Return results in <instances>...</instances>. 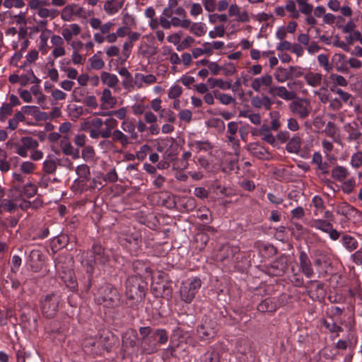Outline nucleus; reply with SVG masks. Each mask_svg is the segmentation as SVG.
I'll use <instances>...</instances> for the list:
<instances>
[{
    "label": "nucleus",
    "mask_w": 362,
    "mask_h": 362,
    "mask_svg": "<svg viewBox=\"0 0 362 362\" xmlns=\"http://www.w3.org/2000/svg\"><path fill=\"white\" fill-rule=\"evenodd\" d=\"M304 78L309 86L317 87L321 85L322 76L320 73L310 71L304 76Z\"/></svg>",
    "instance_id": "c756f323"
},
{
    "label": "nucleus",
    "mask_w": 362,
    "mask_h": 362,
    "mask_svg": "<svg viewBox=\"0 0 362 362\" xmlns=\"http://www.w3.org/2000/svg\"><path fill=\"white\" fill-rule=\"evenodd\" d=\"M276 304L271 298H265L257 305V310L262 313L274 312L276 310Z\"/></svg>",
    "instance_id": "a878e982"
},
{
    "label": "nucleus",
    "mask_w": 362,
    "mask_h": 362,
    "mask_svg": "<svg viewBox=\"0 0 362 362\" xmlns=\"http://www.w3.org/2000/svg\"><path fill=\"white\" fill-rule=\"evenodd\" d=\"M110 260L109 252L100 244L94 243L92 249L87 253L86 257L82 260V264L86 267V272L92 274L96 264L105 265Z\"/></svg>",
    "instance_id": "f03ea898"
},
{
    "label": "nucleus",
    "mask_w": 362,
    "mask_h": 362,
    "mask_svg": "<svg viewBox=\"0 0 362 362\" xmlns=\"http://www.w3.org/2000/svg\"><path fill=\"white\" fill-rule=\"evenodd\" d=\"M317 60L319 62V64L324 68V69L329 72L333 69V65L330 64L329 63V59L327 55L324 54H320L317 56Z\"/></svg>",
    "instance_id": "864d4df0"
},
{
    "label": "nucleus",
    "mask_w": 362,
    "mask_h": 362,
    "mask_svg": "<svg viewBox=\"0 0 362 362\" xmlns=\"http://www.w3.org/2000/svg\"><path fill=\"white\" fill-rule=\"evenodd\" d=\"M349 174L350 173L349 170L346 168L341 165L335 166L332 170L331 173L332 178L339 182L344 181L345 179H346L349 177Z\"/></svg>",
    "instance_id": "b1692460"
},
{
    "label": "nucleus",
    "mask_w": 362,
    "mask_h": 362,
    "mask_svg": "<svg viewBox=\"0 0 362 362\" xmlns=\"http://www.w3.org/2000/svg\"><path fill=\"white\" fill-rule=\"evenodd\" d=\"M42 253L39 250H33L30 252L27 263L34 271H37L41 266Z\"/></svg>",
    "instance_id": "f3484780"
},
{
    "label": "nucleus",
    "mask_w": 362,
    "mask_h": 362,
    "mask_svg": "<svg viewBox=\"0 0 362 362\" xmlns=\"http://www.w3.org/2000/svg\"><path fill=\"white\" fill-rule=\"evenodd\" d=\"M308 0H296V4L298 6V11H299V14L300 13L308 15L311 14L313 11V6L312 4H309Z\"/></svg>",
    "instance_id": "ea45409f"
},
{
    "label": "nucleus",
    "mask_w": 362,
    "mask_h": 362,
    "mask_svg": "<svg viewBox=\"0 0 362 362\" xmlns=\"http://www.w3.org/2000/svg\"><path fill=\"white\" fill-rule=\"evenodd\" d=\"M356 186V182L354 178L344 181L341 186V189L345 194H351Z\"/></svg>",
    "instance_id": "052dcab7"
},
{
    "label": "nucleus",
    "mask_w": 362,
    "mask_h": 362,
    "mask_svg": "<svg viewBox=\"0 0 362 362\" xmlns=\"http://www.w3.org/2000/svg\"><path fill=\"white\" fill-rule=\"evenodd\" d=\"M95 156V151L90 146H86L82 150V158L86 160H90Z\"/></svg>",
    "instance_id": "774afa93"
},
{
    "label": "nucleus",
    "mask_w": 362,
    "mask_h": 362,
    "mask_svg": "<svg viewBox=\"0 0 362 362\" xmlns=\"http://www.w3.org/2000/svg\"><path fill=\"white\" fill-rule=\"evenodd\" d=\"M238 252L239 248L238 247L224 245L221 247L217 255V258H218L221 261H224L226 259L233 260Z\"/></svg>",
    "instance_id": "4468645a"
},
{
    "label": "nucleus",
    "mask_w": 362,
    "mask_h": 362,
    "mask_svg": "<svg viewBox=\"0 0 362 362\" xmlns=\"http://www.w3.org/2000/svg\"><path fill=\"white\" fill-rule=\"evenodd\" d=\"M154 289L158 291L163 298H169L172 296L173 289L168 283L159 284L154 288Z\"/></svg>",
    "instance_id": "37998d69"
},
{
    "label": "nucleus",
    "mask_w": 362,
    "mask_h": 362,
    "mask_svg": "<svg viewBox=\"0 0 362 362\" xmlns=\"http://www.w3.org/2000/svg\"><path fill=\"white\" fill-rule=\"evenodd\" d=\"M204 362H219V356L216 351H208L204 355Z\"/></svg>",
    "instance_id": "0e129e2a"
},
{
    "label": "nucleus",
    "mask_w": 362,
    "mask_h": 362,
    "mask_svg": "<svg viewBox=\"0 0 362 362\" xmlns=\"http://www.w3.org/2000/svg\"><path fill=\"white\" fill-rule=\"evenodd\" d=\"M155 337H158V335L153 334L146 339H141V349L144 354H152L159 350L160 344L158 342V339L155 340Z\"/></svg>",
    "instance_id": "1a4fd4ad"
},
{
    "label": "nucleus",
    "mask_w": 362,
    "mask_h": 362,
    "mask_svg": "<svg viewBox=\"0 0 362 362\" xmlns=\"http://www.w3.org/2000/svg\"><path fill=\"white\" fill-rule=\"evenodd\" d=\"M11 105L8 103H4L0 108V120L4 122L6 117L11 115L13 110Z\"/></svg>",
    "instance_id": "bf43d9fd"
},
{
    "label": "nucleus",
    "mask_w": 362,
    "mask_h": 362,
    "mask_svg": "<svg viewBox=\"0 0 362 362\" xmlns=\"http://www.w3.org/2000/svg\"><path fill=\"white\" fill-rule=\"evenodd\" d=\"M124 1V0H108L105 2L103 8L108 15H113L122 7Z\"/></svg>",
    "instance_id": "5701e85b"
},
{
    "label": "nucleus",
    "mask_w": 362,
    "mask_h": 362,
    "mask_svg": "<svg viewBox=\"0 0 362 362\" xmlns=\"http://www.w3.org/2000/svg\"><path fill=\"white\" fill-rule=\"evenodd\" d=\"M189 30L198 37H201L206 33L205 25L202 23H192Z\"/></svg>",
    "instance_id": "de8ad7c7"
},
{
    "label": "nucleus",
    "mask_w": 362,
    "mask_h": 362,
    "mask_svg": "<svg viewBox=\"0 0 362 362\" xmlns=\"http://www.w3.org/2000/svg\"><path fill=\"white\" fill-rule=\"evenodd\" d=\"M201 284V280L198 278L193 279L190 282L183 283L180 291L181 299L187 303H191L200 288Z\"/></svg>",
    "instance_id": "39448f33"
},
{
    "label": "nucleus",
    "mask_w": 362,
    "mask_h": 362,
    "mask_svg": "<svg viewBox=\"0 0 362 362\" xmlns=\"http://www.w3.org/2000/svg\"><path fill=\"white\" fill-rule=\"evenodd\" d=\"M312 203L316 208V211L314 212V214L315 216H317L318 212H321L325 208L324 201L320 196L316 195L313 198Z\"/></svg>",
    "instance_id": "680f3d73"
},
{
    "label": "nucleus",
    "mask_w": 362,
    "mask_h": 362,
    "mask_svg": "<svg viewBox=\"0 0 362 362\" xmlns=\"http://www.w3.org/2000/svg\"><path fill=\"white\" fill-rule=\"evenodd\" d=\"M98 301L105 307L114 308L119 306L122 303L121 295L112 284H105L98 291Z\"/></svg>",
    "instance_id": "7ed1b4c3"
},
{
    "label": "nucleus",
    "mask_w": 362,
    "mask_h": 362,
    "mask_svg": "<svg viewBox=\"0 0 362 362\" xmlns=\"http://www.w3.org/2000/svg\"><path fill=\"white\" fill-rule=\"evenodd\" d=\"M301 146V139L299 136H294L289 139L286 146V150L291 153H298Z\"/></svg>",
    "instance_id": "cd10ccee"
},
{
    "label": "nucleus",
    "mask_w": 362,
    "mask_h": 362,
    "mask_svg": "<svg viewBox=\"0 0 362 362\" xmlns=\"http://www.w3.org/2000/svg\"><path fill=\"white\" fill-rule=\"evenodd\" d=\"M62 279H63L66 287L69 288L73 291L77 290L78 284L73 272L70 271L68 274H65L62 276Z\"/></svg>",
    "instance_id": "c9c22d12"
},
{
    "label": "nucleus",
    "mask_w": 362,
    "mask_h": 362,
    "mask_svg": "<svg viewBox=\"0 0 362 362\" xmlns=\"http://www.w3.org/2000/svg\"><path fill=\"white\" fill-rule=\"evenodd\" d=\"M122 130L129 134L130 139L136 140L139 137L137 132L135 131V124L133 122L126 119L121 124Z\"/></svg>",
    "instance_id": "c85d7f7f"
},
{
    "label": "nucleus",
    "mask_w": 362,
    "mask_h": 362,
    "mask_svg": "<svg viewBox=\"0 0 362 362\" xmlns=\"http://www.w3.org/2000/svg\"><path fill=\"white\" fill-rule=\"evenodd\" d=\"M159 117L165 118L168 122L174 123L176 120L174 112L169 109H162L160 112Z\"/></svg>",
    "instance_id": "13d9d810"
},
{
    "label": "nucleus",
    "mask_w": 362,
    "mask_h": 362,
    "mask_svg": "<svg viewBox=\"0 0 362 362\" xmlns=\"http://www.w3.org/2000/svg\"><path fill=\"white\" fill-rule=\"evenodd\" d=\"M351 165L356 169L359 168L362 165V152L358 151L354 153L351 157Z\"/></svg>",
    "instance_id": "6e6d98bb"
},
{
    "label": "nucleus",
    "mask_w": 362,
    "mask_h": 362,
    "mask_svg": "<svg viewBox=\"0 0 362 362\" xmlns=\"http://www.w3.org/2000/svg\"><path fill=\"white\" fill-rule=\"evenodd\" d=\"M239 129L238 124L236 122H230L227 125V141L230 143L233 150L237 151L240 148V141L237 136Z\"/></svg>",
    "instance_id": "9d476101"
},
{
    "label": "nucleus",
    "mask_w": 362,
    "mask_h": 362,
    "mask_svg": "<svg viewBox=\"0 0 362 362\" xmlns=\"http://www.w3.org/2000/svg\"><path fill=\"white\" fill-rule=\"evenodd\" d=\"M181 19L177 17H172L171 20H165V18L161 20V27L163 29H170L171 26L180 27Z\"/></svg>",
    "instance_id": "3c124183"
},
{
    "label": "nucleus",
    "mask_w": 362,
    "mask_h": 362,
    "mask_svg": "<svg viewBox=\"0 0 362 362\" xmlns=\"http://www.w3.org/2000/svg\"><path fill=\"white\" fill-rule=\"evenodd\" d=\"M341 240L344 247L349 252H352L356 250L358 246L357 240L354 237L347 234L343 235Z\"/></svg>",
    "instance_id": "7c9ffc66"
},
{
    "label": "nucleus",
    "mask_w": 362,
    "mask_h": 362,
    "mask_svg": "<svg viewBox=\"0 0 362 362\" xmlns=\"http://www.w3.org/2000/svg\"><path fill=\"white\" fill-rule=\"evenodd\" d=\"M274 76L276 81L279 83H284L286 81L291 79L288 68L286 69L281 66L276 68Z\"/></svg>",
    "instance_id": "e433bc0d"
},
{
    "label": "nucleus",
    "mask_w": 362,
    "mask_h": 362,
    "mask_svg": "<svg viewBox=\"0 0 362 362\" xmlns=\"http://www.w3.org/2000/svg\"><path fill=\"white\" fill-rule=\"evenodd\" d=\"M289 110L300 119H305L311 112V107L308 100L298 98L293 100L288 105Z\"/></svg>",
    "instance_id": "423d86ee"
},
{
    "label": "nucleus",
    "mask_w": 362,
    "mask_h": 362,
    "mask_svg": "<svg viewBox=\"0 0 362 362\" xmlns=\"http://www.w3.org/2000/svg\"><path fill=\"white\" fill-rule=\"evenodd\" d=\"M67 109L69 115L74 120L79 118L83 112V107L76 105H68Z\"/></svg>",
    "instance_id": "a18cd8bd"
},
{
    "label": "nucleus",
    "mask_w": 362,
    "mask_h": 362,
    "mask_svg": "<svg viewBox=\"0 0 362 362\" xmlns=\"http://www.w3.org/2000/svg\"><path fill=\"white\" fill-rule=\"evenodd\" d=\"M22 189L23 195L26 196L28 198H31L36 194L37 188L35 185L29 182L25 185L22 187Z\"/></svg>",
    "instance_id": "603ef678"
},
{
    "label": "nucleus",
    "mask_w": 362,
    "mask_h": 362,
    "mask_svg": "<svg viewBox=\"0 0 362 362\" xmlns=\"http://www.w3.org/2000/svg\"><path fill=\"white\" fill-rule=\"evenodd\" d=\"M346 56L344 54H336L332 57V62L334 63L335 69L337 71L342 73L348 72V67L346 63Z\"/></svg>",
    "instance_id": "393cba45"
},
{
    "label": "nucleus",
    "mask_w": 362,
    "mask_h": 362,
    "mask_svg": "<svg viewBox=\"0 0 362 362\" xmlns=\"http://www.w3.org/2000/svg\"><path fill=\"white\" fill-rule=\"evenodd\" d=\"M123 236L124 241L135 247H139L141 243V234L134 228L133 230L129 229Z\"/></svg>",
    "instance_id": "a211bd4d"
},
{
    "label": "nucleus",
    "mask_w": 362,
    "mask_h": 362,
    "mask_svg": "<svg viewBox=\"0 0 362 362\" xmlns=\"http://www.w3.org/2000/svg\"><path fill=\"white\" fill-rule=\"evenodd\" d=\"M23 196L22 187L19 185H13L9 189L8 197L12 200H19Z\"/></svg>",
    "instance_id": "79ce46f5"
},
{
    "label": "nucleus",
    "mask_w": 362,
    "mask_h": 362,
    "mask_svg": "<svg viewBox=\"0 0 362 362\" xmlns=\"http://www.w3.org/2000/svg\"><path fill=\"white\" fill-rule=\"evenodd\" d=\"M249 153L260 160H269L270 153L269 151L263 146L257 143L249 144L247 148Z\"/></svg>",
    "instance_id": "9b49d317"
},
{
    "label": "nucleus",
    "mask_w": 362,
    "mask_h": 362,
    "mask_svg": "<svg viewBox=\"0 0 362 362\" xmlns=\"http://www.w3.org/2000/svg\"><path fill=\"white\" fill-rule=\"evenodd\" d=\"M288 268L285 257H279L274 261L269 267V272L274 276H282Z\"/></svg>",
    "instance_id": "2eb2a0df"
},
{
    "label": "nucleus",
    "mask_w": 362,
    "mask_h": 362,
    "mask_svg": "<svg viewBox=\"0 0 362 362\" xmlns=\"http://www.w3.org/2000/svg\"><path fill=\"white\" fill-rule=\"evenodd\" d=\"M207 83L211 88L215 87H218L222 90H228L231 88V84L230 82L225 81L221 78H209L207 80Z\"/></svg>",
    "instance_id": "f704fd0d"
},
{
    "label": "nucleus",
    "mask_w": 362,
    "mask_h": 362,
    "mask_svg": "<svg viewBox=\"0 0 362 362\" xmlns=\"http://www.w3.org/2000/svg\"><path fill=\"white\" fill-rule=\"evenodd\" d=\"M138 334L136 330L131 329L122 336V346L126 348H134L136 346Z\"/></svg>",
    "instance_id": "6ab92c4d"
},
{
    "label": "nucleus",
    "mask_w": 362,
    "mask_h": 362,
    "mask_svg": "<svg viewBox=\"0 0 362 362\" xmlns=\"http://www.w3.org/2000/svg\"><path fill=\"white\" fill-rule=\"evenodd\" d=\"M62 152L66 156H71L73 159L80 158L79 149L75 148L69 142L61 143Z\"/></svg>",
    "instance_id": "473e14b6"
},
{
    "label": "nucleus",
    "mask_w": 362,
    "mask_h": 362,
    "mask_svg": "<svg viewBox=\"0 0 362 362\" xmlns=\"http://www.w3.org/2000/svg\"><path fill=\"white\" fill-rule=\"evenodd\" d=\"M57 170L56 162L53 160H45L43 163V170L47 174H52Z\"/></svg>",
    "instance_id": "4d7b16f0"
},
{
    "label": "nucleus",
    "mask_w": 362,
    "mask_h": 362,
    "mask_svg": "<svg viewBox=\"0 0 362 362\" xmlns=\"http://www.w3.org/2000/svg\"><path fill=\"white\" fill-rule=\"evenodd\" d=\"M296 4V0H288L285 5L286 11L289 13V17L293 19H298L300 17Z\"/></svg>",
    "instance_id": "58836bf2"
},
{
    "label": "nucleus",
    "mask_w": 362,
    "mask_h": 362,
    "mask_svg": "<svg viewBox=\"0 0 362 362\" xmlns=\"http://www.w3.org/2000/svg\"><path fill=\"white\" fill-rule=\"evenodd\" d=\"M156 81V77L153 74L144 75L140 73H137L135 74V80L134 82V85L136 86L138 88H143V83L146 84H153Z\"/></svg>",
    "instance_id": "4be33fe9"
},
{
    "label": "nucleus",
    "mask_w": 362,
    "mask_h": 362,
    "mask_svg": "<svg viewBox=\"0 0 362 362\" xmlns=\"http://www.w3.org/2000/svg\"><path fill=\"white\" fill-rule=\"evenodd\" d=\"M311 226L323 231L324 233H328L331 230L332 224L325 220L315 219L313 221Z\"/></svg>",
    "instance_id": "4c0bfd02"
},
{
    "label": "nucleus",
    "mask_w": 362,
    "mask_h": 362,
    "mask_svg": "<svg viewBox=\"0 0 362 362\" xmlns=\"http://www.w3.org/2000/svg\"><path fill=\"white\" fill-rule=\"evenodd\" d=\"M305 287L308 296L314 300H320L325 296L326 291L324 288V284L317 281H309Z\"/></svg>",
    "instance_id": "0eeeda50"
},
{
    "label": "nucleus",
    "mask_w": 362,
    "mask_h": 362,
    "mask_svg": "<svg viewBox=\"0 0 362 362\" xmlns=\"http://www.w3.org/2000/svg\"><path fill=\"white\" fill-rule=\"evenodd\" d=\"M268 93L273 97H279L286 100H291L296 98V93L294 91H288L284 86H272L268 90Z\"/></svg>",
    "instance_id": "ddd939ff"
},
{
    "label": "nucleus",
    "mask_w": 362,
    "mask_h": 362,
    "mask_svg": "<svg viewBox=\"0 0 362 362\" xmlns=\"http://www.w3.org/2000/svg\"><path fill=\"white\" fill-rule=\"evenodd\" d=\"M3 5L7 8L12 7L20 8L23 7L25 4L23 0H4Z\"/></svg>",
    "instance_id": "338daca9"
},
{
    "label": "nucleus",
    "mask_w": 362,
    "mask_h": 362,
    "mask_svg": "<svg viewBox=\"0 0 362 362\" xmlns=\"http://www.w3.org/2000/svg\"><path fill=\"white\" fill-rule=\"evenodd\" d=\"M139 333L142 336L141 339H146L151 334H157L158 337V342L162 344L167 343L168 340V334L164 329H153L151 327H141L139 328Z\"/></svg>",
    "instance_id": "6e6552de"
},
{
    "label": "nucleus",
    "mask_w": 362,
    "mask_h": 362,
    "mask_svg": "<svg viewBox=\"0 0 362 362\" xmlns=\"http://www.w3.org/2000/svg\"><path fill=\"white\" fill-rule=\"evenodd\" d=\"M61 298L56 293H49L42 297L40 300V309L47 318H53L58 312Z\"/></svg>",
    "instance_id": "20e7f679"
},
{
    "label": "nucleus",
    "mask_w": 362,
    "mask_h": 362,
    "mask_svg": "<svg viewBox=\"0 0 362 362\" xmlns=\"http://www.w3.org/2000/svg\"><path fill=\"white\" fill-rule=\"evenodd\" d=\"M100 101L102 102L101 106L103 109L107 107L112 108L117 103V99L112 95V93L108 88L103 90Z\"/></svg>",
    "instance_id": "412c9836"
},
{
    "label": "nucleus",
    "mask_w": 362,
    "mask_h": 362,
    "mask_svg": "<svg viewBox=\"0 0 362 362\" xmlns=\"http://www.w3.org/2000/svg\"><path fill=\"white\" fill-rule=\"evenodd\" d=\"M69 243V236L65 234H61L54 237L52 241V247L56 248H63Z\"/></svg>",
    "instance_id": "a19ab883"
},
{
    "label": "nucleus",
    "mask_w": 362,
    "mask_h": 362,
    "mask_svg": "<svg viewBox=\"0 0 362 362\" xmlns=\"http://www.w3.org/2000/svg\"><path fill=\"white\" fill-rule=\"evenodd\" d=\"M194 146L198 151H207L213 148L212 144L209 141H195Z\"/></svg>",
    "instance_id": "e2e57ef3"
},
{
    "label": "nucleus",
    "mask_w": 362,
    "mask_h": 362,
    "mask_svg": "<svg viewBox=\"0 0 362 362\" xmlns=\"http://www.w3.org/2000/svg\"><path fill=\"white\" fill-rule=\"evenodd\" d=\"M197 332L202 340H207L213 338L215 335V330L210 327L206 322L197 327Z\"/></svg>",
    "instance_id": "aec40b11"
},
{
    "label": "nucleus",
    "mask_w": 362,
    "mask_h": 362,
    "mask_svg": "<svg viewBox=\"0 0 362 362\" xmlns=\"http://www.w3.org/2000/svg\"><path fill=\"white\" fill-rule=\"evenodd\" d=\"M146 282L139 276H131L127 278L126 286V303L133 309L138 310L146 296Z\"/></svg>",
    "instance_id": "f257e3e1"
},
{
    "label": "nucleus",
    "mask_w": 362,
    "mask_h": 362,
    "mask_svg": "<svg viewBox=\"0 0 362 362\" xmlns=\"http://www.w3.org/2000/svg\"><path fill=\"white\" fill-rule=\"evenodd\" d=\"M272 81V76L270 74H265L261 77L255 78L252 82L251 87L254 90L258 92L263 86L269 87V88L272 87L271 86Z\"/></svg>",
    "instance_id": "dca6fc26"
},
{
    "label": "nucleus",
    "mask_w": 362,
    "mask_h": 362,
    "mask_svg": "<svg viewBox=\"0 0 362 362\" xmlns=\"http://www.w3.org/2000/svg\"><path fill=\"white\" fill-rule=\"evenodd\" d=\"M100 78L103 83L107 85L109 88L116 87L119 82L116 75L106 71L101 73Z\"/></svg>",
    "instance_id": "2f4dec72"
},
{
    "label": "nucleus",
    "mask_w": 362,
    "mask_h": 362,
    "mask_svg": "<svg viewBox=\"0 0 362 362\" xmlns=\"http://www.w3.org/2000/svg\"><path fill=\"white\" fill-rule=\"evenodd\" d=\"M300 269L307 277L311 278L314 274L310 259L305 251H300L299 255Z\"/></svg>",
    "instance_id": "f8f14e48"
},
{
    "label": "nucleus",
    "mask_w": 362,
    "mask_h": 362,
    "mask_svg": "<svg viewBox=\"0 0 362 362\" xmlns=\"http://www.w3.org/2000/svg\"><path fill=\"white\" fill-rule=\"evenodd\" d=\"M112 139L115 142H119L123 148L131 144L130 138L119 129L112 132Z\"/></svg>",
    "instance_id": "bb28decb"
},
{
    "label": "nucleus",
    "mask_w": 362,
    "mask_h": 362,
    "mask_svg": "<svg viewBox=\"0 0 362 362\" xmlns=\"http://www.w3.org/2000/svg\"><path fill=\"white\" fill-rule=\"evenodd\" d=\"M199 219L205 223H209L212 221V216L210 211L208 209L203 208L199 210L197 215Z\"/></svg>",
    "instance_id": "5fc2aeb1"
},
{
    "label": "nucleus",
    "mask_w": 362,
    "mask_h": 362,
    "mask_svg": "<svg viewBox=\"0 0 362 362\" xmlns=\"http://www.w3.org/2000/svg\"><path fill=\"white\" fill-rule=\"evenodd\" d=\"M330 79L337 85H339L340 86L345 87L348 85V82L346 80V78L336 74H332L329 76Z\"/></svg>",
    "instance_id": "69168bd1"
},
{
    "label": "nucleus",
    "mask_w": 362,
    "mask_h": 362,
    "mask_svg": "<svg viewBox=\"0 0 362 362\" xmlns=\"http://www.w3.org/2000/svg\"><path fill=\"white\" fill-rule=\"evenodd\" d=\"M76 173L81 182H86L90 179V170L88 165L81 164L76 167Z\"/></svg>",
    "instance_id": "72a5a7b5"
},
{
    "label": "nucleus",
    "mask_w": 362,
    "mask_h": 362,
    "mask_svg": "<svg viewBox=\"0 0 362 362\" xmlns=\"http://www.w3.org/2000/svg\"><path fill=\"white\" fill-rule=\"evenodd\" d=\"M21 141L27 149L34 150L39 146L38 141L30 136H23L21 138Z\"/></svg>",
    "instance_id": "09e8293b"
},
{
    "label": "nucleus",
    "mask_w": 362,
    "mask_h": 362,
    "mask_svg": "<svg viewBox=\"0 0 362 362\" xmlns=\"http://www.w3.org/2000/svg\"><path fill=\"white\" fill-rule=\"evenodd\" d=\"M192 153L190 151L184 152L182 157L176 162L177 168L180 170H185L188 168V160L191 158Z\"/></svg>",
    "instance_id": "49530a36"
},
{
    "label": "nucleus",
    "mask_w": 362,
    "mask_h": 362,
    "mask_svg": "<svg viewBox=\"0 0 362 362\" xmlns=\"http://www.w3.org/2000/svg\"><path fill=\"white\" fill-rule=\"evenodd\" d=\"M101 54V52H98L97 54H95L88 59L90 67L93 69L100 70L103 69L105 66L104 61L102 59L99 58L98 56V54Z\"/></svg>",
    "instance_id": "c03bdc74"
},
{
    "label": "nucleus",
    "mask_w": 362,
    "mask_h": 362,
    "mask_svg": "<svg viewBox=\"0 0 362 362\" xmlns=\"http://www.w3.org/2000/svg\"><path fill=\"white\" fill-rule=\"evenodd\" d=\"M269 115L271 117V129L277 131L281 125L279 120L280 114L278 111H272Z\"/></svg>",
    "instance_id": "8fccbe9b"
}]
</instances>
